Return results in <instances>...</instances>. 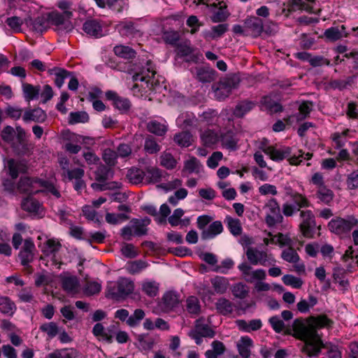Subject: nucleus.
Segmentation results:
<instances>
[{
    "mask_svg": "<svg viewBox=\"0 0 358 358\" xmlns=\"http://www.w3.org/2000/svg\"><path fill=\"white\" fill-rule=\"evenodd\" d=\"M62 289L70 296H75L80 291V279L69 273H62L59 276Z\"/></svg>",
    "mask_w": 358,
    "mask_h": 358,
    "instance_id": "f8f14e48",
    "label": "nucleus"
},
{
    "mask_svg": "<svg viewBox=\"0 0 358 358\" xmlns=\"http://www.w3.org/2000/svg\"><path fill=\"white\" fill-rule=\"evenodd\" d=\"M186 309L191 315H198L200 313L201 306L197 297L189 296L186 300Z\"/></svg>",
    "mask_w": 358,
    "mask_h": 358,
    "instance_id": "6e6d98bb",
    "label": "nucleus"
},
{
    "mask_svg": "<svg viewBox=\"0 0 358 358\" xmlns=\"http://www.w3.org/2000/svg\"><path fill=\"white\" fill-rule=\"evenodd\" d=\"M38 182L39 187L43 188L42 189L39 190V192H45L53 196L55 198L57 199L61 197V193L53 181L40 179Z\"/></svg>",
    "mask_w": 358,
    "mask_h": 358,
    "instance_id": "c85d7f7f",
    "label": "nucleus"
},
{
    "mask_svg": "<svg viewBox=\"0 0 358 358\" xmlns=\"http://www.w3.org/2000/svg\"><path fill=\"white\" fill-rule=\"evenodd\" d=\"M113 175L114 171L110 166L101 164L97 167L94 178L97 182H100L99 184H103L107 180L112 178Z\"/></svg>",
    "mask_w": 358,
    "mask_h": 358,
    "instance_id": "cd10ccee",
    "label": "nucleus"
},
{
    "mask_svg": "<svg viewBox=\"0 0 358 358\" xmlns=\"http://www.w3.org/2000/svg\"><path fill=\"white\" fill-rule=\"evenodd\" d=\"M215 306L217 311L223 315H229L234 310L233 303L225 298L219 299L215 303Z\"/></svg>",
    "mask_w": 358,
    "mask_h": 358,
    "instance_id": "37998d69",
    "label": "nucleus"
},
{
    "mask_svg": "<svg viewBox=\"0 0 358 358\" xmlns=\"http://www.w3.org/2000/svg\"><path fill=\"white\" fill-rule=\"evenodd\" d=\"M228 30L227 24H220L211 27V29L203 33V36L206 39H216L222 36Z\"/></svg>",
    "mask_w": 358,
    "mask_h": 358,
    "instance_id": "e433bc0d",
    "label": "nucleus"
},
{
    "mask_svg": "<svg viewBox=\"0 0 358 358\" xmlns=\"http://www.w3.org/2000/svg\"><path fill=\"white\" fill-rule=\"evenodd\" d=\"M16 310L15 303L8 296H0V312L12 316Z\"/></svg>",
    "mask_w": 358,
    "mask_h": 358,
    "instance_id": "4c0bfd02",
    "label": "nucleus"
},
{
    "mask_svg": "<svg viewBox=\"0 0 358 358\" xmlns=\"http://www.w3.org/2000/svg\"><path fill=\"white\" fill-rule=\"evenodd\" d=\"M260 107L262 110H266L269 113H276L282 110V106L274 101L271 96H264L262 98Z\"/></svg>",
    "mask_w": 358,
    "mask_h": 358,
    "instance_id": "393cba45",
    "label": "nucleus"
},
{
    "mask_svg": "<svg viewBox=\"0 0 358 358\" xmlns=\"http://www.w3.org/2000/svg\"><path fill=\"white\" fill-rule=\"evenodd\" d=\"M134 289L132 280L127 278H120L117 281L108 284L106 297L116 301L124 299Z\"/></svg>",
    "mask_w": 358,
    "mask_h": 358,
    "instance_id": "39448f33",
    "label": "nucleus"
},
{
    "mask_svg": "<svg viewBox=\"0 0 358 358\" xmlns=\"http://www.w3.org/2000/svg\"><path fill=\"white\" fill-rule=\"evenodd\" d=\"M225 222L227 224L229 231L234 236H239L242 233V227L241 222L238 219L233 218L230 216H227L225 218Z\"/></svg>",
    "mask_w": 358,
    "mask_h": 358,
    "instance_id": "864d4df0",
    "label": "nucleus"
},
{
    "mask_svg": "<svg viewBox=\"0 0 358 358\" xmlns=\"http://www.w3.org/2000/svg\"><path fill=\"white\" fill-rule=\"evenodd\" d=\"M285 333L303 341L305 345L303 352L310 357H317L323 348V343L317 330L309 325L303 319L294 320L292 329H287Z\"/></svg>",
    "mask_w": 358,
    "mask_h": 358,
    "instance_id": "f257e3e1",
    "label": "nucleus"
},
{
    "mask_svg": "<svg viewBox=\"0 0 358 358\" xmlns=\"http://www.w3.org/2000/svg\"><path fill=\"white\" fill-rule=\"evenodd\" d=\"M238 268L244 279L248 282H258L266 278V272L264 269L258 268L253 271L252 266L245 262L240 264Z\"/></svg>",
    "mask_w": 358,
    "mask_h": 358,
    "instance_id": "ddd939ff",
    "label": "nucleus"
},
{
    "mask_svg": "<svg viewBox=\"0 0 358 358\" xmlns=\"http://www.w3.org/2000/svg\"><path fill=\"white\" fill-rule=\"evenodd\" d=\"M220 134L213 129H207L201 134V140L206 147H212L220 141Z\"/></svg>",
    "mask_w": 358,
    "mask_h": 358,
    "instance_id": "c756f323",
    "label": "nucleus"
},
{
    "mask_svg": "<svg viewBox=\"0 0 358 358\" xmlns=\"http://www.w3.org/2000/svg\"><path fill=\"white\" fill-rule=\"evenodd\" d=\"M39 329L41 331L46 334L49 339L55 338L59 333L58 325L53 322L42 324Z\"/></svg>",
    "mask_w": 358,
    "mask_h": 358,
    "instance_id": "3c124183",
    "label": "nucleus"
},
{
    "mask_svg": "<svg viewBox=\"0 0 358 358\" xmlns=\"http://www.w3.org/2000/svg\"><path fill=\"white\" fill-rule=\"evenodd\" d=\"M265 221L269 227L282 222L283 217L280 213L279 204L275 199H271L266 204Z\"/></svg>",
    "mask_w": 358,
    "mask_h": 358,
    "instance_id": "1a4fd4ad",
    "label": "nucleus"
},
{
    "mask_svg": "<svg viewBox=\"0 0 358 358\" xmlns=\"http://www.w3.org/2000/svg\"><path fill=\"white\" fill-rule=\"evenodd\" d=\"M245 27L253 37L259 36L264 31V22L257 16H249L244 21Z\"/></svg>",
    "mask_w": 358,
    "mask_h": 358,
    "instance_id": "dca6fc26",
    "label": "nucleus"
},
{
    "mask_svg": "<svg viewBox=\"0 0 358 358\" xmlns=\"http://www.w3.org/2000/svg\"><path fill=\"white\" fill-rule=\"evenodd\" d=\"M145 317V312L142 309H136L131 315H129L127 324L131 327H135L140 324Z\"/></svg>",
    "mask_w": 358,
    "mask_h": 358,
    "instance_id": "13d9d810",
    "label": "nucleus"
},
{
    "mask_svg": "<svg viewBox=\"0 0 358 358\" xmlns=\"http://www.w3.org/2000/svg\"><path fill=\"white\" fill-rule=\"evenodd\" d=\"M22 90L26 100L31 101L37 99L39 96L40 87L31 84H22Z\"/></svg>",
    "mask_w": 358,
    "mask_h": 358,
    "instance_id": "a18cd8bd",
    "label": "nucleus"
},
{
    "mask_svg": "<svg viewBox=\"0 0 358 358\" xmlns=\"http://www.w3.org/2000/svg\"><path fill=\"white\" fill-rule=\"evenodd\" d=\"M147 129L149 132L158 136H163L168 130V125L165 123H161L157 120H151L147 124Z\"/></svg>",
    "mask_w": 358,
    "mask_h": 358,
    "instance_id": "c9c22d12",
    "label": "nucleus"
},
{
    "mask_svg": "<svg viewBox=\"0 0 358 358\" xmlns=\"http://www.w3.org/2000/svg\"><path fill=\"white\" fill-rule=\"evenodd\" d=\"M180 302L179 295L175 292H167L163 297L162 306L164 311H169L176 308Z\"/></svg>",
    "mask_w": 358,
    "mask_h": 358,
    "instance_id": "b1692460",
    "label": "nucleus"
},
{
    "mask_svg": "<svg viewBox=\"0 0 358 358\" xmlns=\"http://www.w3.org/2000/svg\"><path fill=\"white\" fill-rule=\"evenodd\" d=\"M96 5L101 8L108 6L109 8L122 12L124 8L128 7L129 0H94Z\"/></svg>",
    "mask_w": 358,
    "mask_h": 358,
    "instance_id": "412c9836",
    "label": "nucleus"
},
{
    "mask_svg": "<svg viewBox=\"0 0 358 358\" xmlns=\"http://www.w3.org/2000/svg\"><path fill=\"white\" fill-rule=\"evenodd\" d=\"M197 121L196 117L192 113H182L176 119V124L181 128H187L194 126Z\"/></svg>",
    "mask_w": 358,
    "mask_h": 358,
    "instance_id": "7c9ffc66",
    "label": "nucleus"
},
{
    "mask_svg": "<svg viewBox=\"0 0 358 358\" xmlns=\"http://www.w3.org/2000/svg\"><path fill=\"white\" fill-rule=\"evenodd\" d=\"M256 103L253 101L248 100H243L237 103L234 110V115L237 117H242L246 113L250 112L255 106Z\"/></svg>",
    "mask_w": 358,
    "mask_h": 358,
    "instance_id": "f704fd0d",
    "label": "nucleus"
},
{
    "mask_svg": "<svg viewBox=\"0 0 358 358\" xmlns=\"http://www.w3.org/2000/svg\"><path fill=\"white\" fill-rule=\"evenodd\" d=\"M35 245L31 239H26L24 242L22 249L20 250L19 257L23 266L28 265L34 258V250Z\"/></svg>",
    "mask_w": 358,
    "mask_h": 358,
    "instance_id": "a211bd4d",
    "label": "nucleus"
},
{
    "mask_svg": "<svg viewBox=\"0 0 358 358\" xmlns=\"http://www.w3.org/2000/svg\"><path fill=\"white\" fill-rule=\"evenodd\" d=\"M48 16L50 24L55 26L58 31L69 32L73 29L71 17H67L57 10L48 13Z\"/></svg>",
    "mask_w": 358,
    "mask_h": 358,
    "instance_id": "9d476101",
    "label": "nucleus"
},
{
    "mask_svg": "<svg viewBox=\"0 0 358 358\" xmlns=\"http://www.w3.org/2000/svg\"><path fill=\"white\" fill-rule=\"evenodd\" d=\"M349 132V129H345L342 132H336L332 134L331 138L336 149H340L345 145L346 142L345 138Z\"/></svg>",
    "mask_w": 358,
    "mask_h": 358,
    "instance_id": "0e129e2a",
    "label": "nucleus"
},
{
    "mask_svg": "<svg viewBox=\"0 0 358 358\" xmlns=\"http://www.w3.org/2000/svg\"><path fill=\"white\" fill-rule=\"evenodd\" d=\"M201 166L200 162L195 157H190L184 164V169L189 173H199Z\"/></svg>",
    "mask_w": 358,
    "mask_h": 358,
    "instance_id": "338daca9",
    "label": "nucleus"
},
{
    "mask_svg": "<svg viewBox=\"0 0 358 358\" xmlns=\"http://www.w3.org/2000/svg\"><path fill=\"white\" fill-rule=\"evenodd\" d=\"M194 329L204 337L213 338L215 336L214 331L208 324L202 323L201 320H196Z\"/></svg>",
    "mask_w": 358,
    "mask_h": 358,
    "instance_id": "e2e57ef3",
    "label": "nucleus"
},
{
    "mask_svg": "<svg viewBox=\"0 0 358 358\" xmlns=\"http://www.w3.org/2000/svg\"><path fill=\"white\" fill-rule=\"evenodd\" d=\"M264 152L268 155L270 158L275 162L282 161L288 158L289 164L292 165H299L305 160H309L312 157V154L303 153L299 151V155L291 156L292 149L289 147H282L275 149L273 147H268L263 150Z\"/></svg>",
    "mask_w": 358,
    "mask_h": 358,
    "instance_id": "20e7f679",
    "label": "nucleus"
},
{
    "mask_svg": "<svg viewBox=\"0 0 358 358\" xmlns=\"http://www.w3.org/2000/svg\"><path fill=\"white\" fill-rule=\"evenodd\" d=\"M220 141L222 143L223 148L230 150L234 151L238 149V139L236 134L231 131H227L225 133L221 134L220 136Z\"/></svg>",
    "mask_w": 358,
    "mask_h": 358,
    "instance_id": "6ab92c4d",
    "label": "nucleus"
},
{
    "mask_svg": "<svg viewBox=\"0 0 358 358\" xmlns=\"http://www.w3.org/2000/svg\"><path fill=\"white\" fill-rule=\"evenodd\" d=\"M173 140L178 145L187 148L192 144V135L189 131H181L174 136Z\"/></svg>",
    "mask_w": 358,
    "mask_h": 358,
    "instance_id": "de8ad7c7",
    "label": "nucleus"
},
{
    "mask_svg": "<svg viewBox=\"0 0 358 358\" xmlns=\"http://www.w3.org/2000/svg\"><path fill=\"white\" fill-rule=\"evenodd\" d=\"M301 222L300 229L303 236L310 238L314 234L315 227V217L310 210H301L300 213Z\"/></svg>",
    "mask_w": 358,
    "mask_h": 358,
    "instance_id": "4468645a",
    "label": "nucleus"
},
{
    "mask_svg": "<svg viewBox=\"0 0 358 358\" xmlns=\"http://www.w3.org/2000/svg\"><path fill=\"white\" fill-rule=\"evenodd\" d=\"M107 99L113 101V105L121 113H127L131 107V103L127 98L119 96L115 92L108 91L106 93Z\"/></svg>",
    "mask_w": 358,
    "mask_h": 358,
    "instance_id": "f3484780",
    "label": "nucleus"
},
{
    "mask_svg": "<svg viewBox=\"0 0 358 358\" xmlns=\"http://www.w3.org/2000/svg\"><path fill=\"white\" fill-rule=\"evenodd\" d=\"M236 347L241 357L249 358L251 355V348L253 347V341L248 336H241Z\"/></svg>",
    "mask_w": 358,
    "mask_h": 358,
    "instance_id": "5701e85b",
    "label": "nucleus"
},
{
    "mask_svg": "<svg viewBox=\"0 0 358 358\" xmlns=\"http://www.w3.org/2000/svg\"><path fill=\"white\" fill-rule=\"evenodd\" d=\"M162 171L156 167H148L145 171V179L149 183H156L161 180Z\"/></svg>",
    "mask_w": 358,
    "mask_h": 358,
    "instance_id": "49530a36",
    "label": "nucleus"
},
{
    "mask_svg": "<svg viewBox=\"0 0 358 358\" xmlns=\"http://www.w3.org/2000/svg\"><path fill=\"white\" fill-rule=\"evenodd\" d=\"M136 339L139 343V348L145 351L152 350L156 343L155 338L148 334H138Z\"/></svg>",
    "mask_w": 358,
    "mask_h": 358,
    "instance_id": "72a5a7b5",
    "label": "nucleus"
},
{
    "mask_svg": "<svg viewBox=\"0 0 358 358\" xmlns=\"http://www.w3.org/2000/svg\"><path fill=\"white\" fill-rule=\"evenodd\" d=\"M3 171L10 178L3 179L2 185L4 189L9 193H14L16 189L15 180L20 174L27 172L28 166L24 162L11 158L4 160Z\"/></svg>",
    "mask_w": 358,
    "mask_h": 358,
    "instance_id": "7ed1b4c3",
    "label": "nucleus"
},
{
    "mask_svg": "<svg viewBox=\"0 0 358 358\" xmlns=\"http://www.w3.org/2000/svg\"><path fill=\"white\" fill-rule=\"evenodd\" d=\"M268 323L275 333H282L285 329V322L278 315L271 317L268 319Z\"/></svg>",
    "mask_w": 358,
    "mask_h": 358,
    "instance_id": "774afa93",
    "label": "nucleus"
},
{
    "mask_svg": "<svg viewBox=\"0 0 358 358\" xmlns=\"http://www.w3.org/2000/svg\"><path fill=\"white\" fill-rule=\"evenodd\" d=\"M113 51L115 55L123 59H131L136 55L135 50L126 45H116L114 47Z\"/></svg>",
    "mask_w": 358,
    "mask_h": 358,
    "instance_id": "09e8293b",
    "label": "nucleus"
},
{
    "mask_svg": "<svg viewBox=\"0 0 358 358\" xmlns=\"http://www.w3.org/2000/svg\"><path fill=\"white\" fill-rule=\"evenodd\" d=\"M281 257L285 261L289 263H297L299 260V256L296 252V250L290 247L282 250L281 254Z\"/></svg>",
    "mask_w": 358,
    "mask_h": 358,
    "instance_id": "69168bd1",
    "label": "nucleus"
},
{
    "mask_svg": "<svg viewBox=\"0 0 358 358\" xmlns=\"http://www.w3.org/2000/svg\"><path fill=\"white\" fill-rule=\"evenodd\" d=\"M231 292L235 297L243 299L248 294L249 289L245 284L238 282L233 286Z\"/></svg>",
    "mask_w": 358,
    "mask_h": 358,
    "instance_id": "680f3d73",
    "label": "nucleus"
},
{
    "mask_svg": "<svg viewBox=\"0 0 358 358\" xmlns=\"http://www.w3.org/2000/svg\"><path fill=\"white\" fill-rule=\"evenodd\" d=\"M84 175V169L77 167L67 170L65 173L62 174V176L64 181L73 182L74 189L80 192L86 186L83 180Z\"/></svg>",
    "mask_w": 358,
    "mask_h": 358,
    "instance_id": "9b49d317",
    "label": "nucleus"
},
{
    "mask_svg": "<svg viewBox=\"0 0 358 358\" xmlns=\"http://www.w3.org/2000/svg\"><path fill=\"white\" fill-rule=\"evenodd\" d=\"M216 71L213 69L200 68L196 71V78L203 83H211L215 80Z\"/></svg>",
    "mask_w": 358,
    "mask_h": 358,
    "instance_id": "a19ab883",
    "label": "nucleus"
},
{
    "mask_svg": "<svg viewBox=\"0 0 358 358\" xmlns=\"http://www.w3.org/2000/svg\"><path fill=\"white\" fill-rule=\"evenodd\" d=\"M134 71V81H140L141 83V89H138L139 85L136 83L132 88L134 92H136L137 89L138 91H141L145 93L149 91L157 92L162 87V84H163L164 78L160 76H156L157 72L155 66L152 61L147 60L145 62L136 64Z\"/></svg>",
    "mask_w": 358,
    "mask_h": 358,
    "instance_id": "f03ea898",
    "label": "nucleus"
},
{
    "mask_svg": "<svg viewBox=\"0 0 358 358\" xmlns=\"http://www.w3.org/2000/svg\"><path fill=\"white\" fill-rule=\"evenodd\" d=\"M77 357V352L71 349H62L55 350L48 355V358H76Z\"/></svg>",
    "mask_w": 358,
    "mask_h": 358,
    "instance_id": "052dcab7",
    "label": "nucleus"
},
{
    "mask_svg": "<svg viewBox=\"0 0 358 358\" xmlns=\"http://www.w3.org/2000/svg\"><path fill=\"white\" fill-rule=\"evenodd\" d=\"M127 178L132 184H139L143 182V178H145V171L143 170L132 167L128 170Z\"/></svg>",
    "mask_w": 358,
    "mask_h": 358,
    "instance_id": "c03bdc74",
    "label": "nucleus"
},
{
    "mask_svg": "<svg viewBox=\"0 0 358 358\" xmlns=\"http://www.w3.org/2000/svg\"><path fill=\"white\" fill-rule=\"evenodd\" d=\"M317 197L318 199L325 204H329L333 199L334 193L326 186L320 187L317 191Z\"/></svg>",
    "mask_w": 358,
    "mask_h": 358,
    "instance_id": "4d7b16f0",
    "label": "nucleus"
},
{
    "mask_svg": "<svg viewBox=\"0 0 358 358\" xmlns=\"http://www.w3.org/2000/svg\"><path fill=\"white\" fill-rule=\"evenodd\" d=\"M345 27L341 25V28L337 27H332L325 30L324 36L332 41H336L343 37H347L348 34L345 32Z\"/></svg>",
    "mask_w": 358,
    "mask_h": 358,
    "instance_id": "2f4dec72",
    "label": "nucleus"
},
{
    "mask_svg": "<svg viewBox=\"0 0 358 358\" xmlns=\"http://www.w3.org/2000/svg\"><path fill=\"white\" fill-rule=\"evenodd\" d=\"M143 149L145 153L148 155H155L159 152L161 146L157 142L155 137L151 135H148L145 138Z\"/></svg>",
    "mask_w": 358,
    "mask_h": 358,
    "instance_id": "ea45409f",
    "label": "nucleus"
},
{
    "mask_svg": "<svg viewBox=\"0 0 358 358\" xmlns=\"http://www.w3.org/2000/svg\"><path fill=\"white\" fill-rule=\"evenodd\" d=\"M39 178L30 177H21L16 185L19 192L27 194H35L39 192L37 187H39Z\"/></svg>",
    "mask_w": 358,
    "mask_h": 358,
    "instance_id": "2eb2a0df",
    "label": "nucleus"
},
{
    "mask_svg": "<svg viewBox=\"0 0 358 358\" xmlns=\"http://www.w3.org/2000/svg\"><path fill=\"white\" fill-rule=\"evenodd\" d=\"M313 108V103L311 101H303L299 107V113H296L294 116L297 121H301L306 119L310 113Z\"/></svg>",
    "mask_w": 358,
    "mask_h": 358,
    "instance_id": "5fc2aeb1",
    "label": "nucleus"
},
{
    "mask_svg": "<svg viewBox=\"0 0 358 358\" xmlns=\"http://www.w3.org/2000/svg\"><path fill=\"white\" fill-rule=\"evenodd\" d=\"M22 208L34 215H41L43 211L42 205L38 201L32 197H27L23 199Z\"/></svg>",
    "mask_w": 358,
    "mask_h": 358,
    "instance_id": "bb28decb",
    "label": "nucleus"
},
{
    "mask_svg": "<svg viewBox=\"0 0 358 358\" xmlns=\"http://www.w3.org/2000/svg\"><path fill=\"white\" fill-rule=\"evenodd\" d=\"M238 84V79L236 76H228L220 80L217 83L213 85L215 97L217 100H224L229 96L233 89Z\"/></svg>",
    "mask_w": 358,
    "mask_h": 358,
    "instance_id": "423d86ee",
    "label": "nucleus"
},
{
    "mask_svg": "<svg viewBox=\"0 0 358 358\" xmlns=\"http://www.w3.org/2000/svg\"><path fill=\"white\" fill-rule=\"evenodd\" d=\"M47 118L45 112L40 108L29 109L24 113L22 120L24 122L30 121L43 122Z\"/></svg>",
    "mask_w": 358,
    "mask_h": 358,
    "instance_id": "4be33fe9",
    "label": "nucleus"
},
{
    "mask_svg": "<svg viewBox=\"0 0 358 358\" xmlns=\"http://www.w3.org/2000/svg\"><path fill=\"white\" fill-rule=\"evenodd\" d=\"M213 287L216 293L224 294L228 289L229 282L226 278L217 276L211 280Z\"/></svg>",
    "mask_w": 358,
    "mask_h": 358,
    "instance_id": "8fccbe9b",
    "label": "nucleus"
},
{
    "mask_svg": "<svg viewBox=\"0 0 358 358\" xmlns=\"http://www.w3.org/2000/svg\"><path fill=\"white\" fill-rule=\"evenodd\" d=\"M41 251L45 256L55 255L59 250L62 245L61 243L55 239L50 238L45 241L42 245L40 246Z\"/></svg>",
    "mask_w": 358,
    "mask_h": 358,
    "instance_id": "473e14b6",
    "label": "nucleus"
},
{
    "mask_svg": "<svg viewBox=\"0 0 358 358\" xmlns=\"http://www.w3.org/2000/svg\"><path fill=\"white\" fill-rule=\"evenodd\" d=\"M83 29L87 35L95 38H100L103 36L102 26L98 20L94 19L85 21Z\"/></svg>",
    "mask_w": 358,
    "mask_h": 358,
    "instance_id": "aec40b11",
    "label": "nucleus"
},
{
    "mask_svg": "<svg viewBox=\"0 0 358 358\" xmlns=\"http://www.w3.org/2000/svg\"><path fill=\"white\" fill-rule=\"evenodd\" d=\"M357 223L358 220L354 217H348L347 219L336 217L331 220L328 227L331 232L343 235L348 234Z\"/></svg>",
    "mask_w": 358,
    "mask_h": 358,
    "instance_id": "6e6552de",
    "label": "nucleus"
},
{
    "mask_svg": "<svg viewBox=\"0 0 358 358\" xmlns=\"http://www.w3.org/2000/svg\"><path fill=\"white\" fill-rule=\"evenodd\" d=\"M248 260L252 265H262L263 266H274L276 261L271 254L264 250H259L256 248L250 247L245 252Z\"/></svg>",
    "mask_w": 358,
    "mask_h": 358,
    "instance_id": "0eeeda50",
    "label": "nucleus"
},
{
    "mask_svg": "<svg viewBox=\"0 0 358 358\" xmlns=\"http://www.w3.org/2000/svg\"><path fill=\"white\" fill-rule=\"evenodd\" d=\"M49 71L51 75H55V84L58 88H61L64 83L65 79L71 76V72L59 68H54Z\"/></svg>",
    "mask_w": 358,
    "mask_h": 358,
    "instance_id": "58836bf2",
    "label": "nucleus"
},
{
    "mask_svg": "<svg viewBox=\"0 0 358 358\" xmlns=\"http://www.w3.org/2000/svg\"><path fill=\"white\" fill-rule=\"evenodd\" d=\"M313 322L310 324L306 321L309 325L313 327L316 330L324 327H330L332 321L325 315H320L317 317H312Z\"/></svg>",
    "mask_w": 358,
    "mask_h": 358,
    "instance_id": "603ef678",
    "label": "nucleus"
},
{
    "mask_svg": "<svg viewBox=\"0 0 358 358\" xmlns=\"http://www.w3.org/2000/svg\"><path fill=\"white\" fill-rule=\"evenodd\" d=\"M50 25V22L49 21L48 13L46 15L38 16L32 22L33 29L37 32L42 33L46 30Z\"/></svg>",
    "mask_w": 358,
    "mask_h": 358,
    "instance_id": "79ce46f5",
    "label": "nucleus"
},
{
    "mask_svg": "<svg viewBox=\"0 0 358 358\" xmlns=\"http://www.w3.org/2000/svg\"><path fill=\"white\" fill-rule=\"evenodd\" d=\"M223 231V226L220 221H215L212 222L208 227L203 229L201 232V237L203 240L213 239Z\"/></svg>",
    "mask_w": 358,
    "mask_h": 358,
    "instance_id": "a878e982",
    "label": "nucleus"
},
{
    "mask_svg": "<svg viewBox=\"0 0 358 358\" xmlns=\"http://www.w3.org/2000/svg\"><path fill=\"white\" fill-rule=\"evenodd\" d=\"M89 120V115L85 111L71 112L69 114V122L71 124L85 123Z\"/></svg>",
    "mask_w": 358,
    "mask_h": 358,
    "instance_id": "bf43d9fd",
    "label": "nucleus"
}]
</instances>
